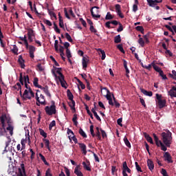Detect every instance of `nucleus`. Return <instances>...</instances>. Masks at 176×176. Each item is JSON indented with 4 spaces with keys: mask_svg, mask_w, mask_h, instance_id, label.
<instances>
[{
    "mask_svg": "<svg viewBox=\"0 0 176 176\" xmlns=\"http://www.w3.org/2000/svg\"><path fill=\"white\" fill-rule=\"evenodd\" d=\"M154 142H155V145L158 147H161L162 151L166 152L167 151V148L170 147V144H172V133L170 131H166V132L162 133V141H160L158 138V136L153 133ZM167 147V148H166Z\"/></svg>",
    "mask_w": 176,
    "mask_h": 176,
    "instance_id": "f257e3e1",
    "label": "nucleus"
},
{
    "mask_svg": "<svg viewBox=\"0 0 176 176\" xmlns=\"http://www.w3.org/2000/svg\"><path fill=\"white\" fill-rule=\"evenodd\" d=\"M58 17L59 19V27L62 29H64V23H63V19L60 13H58Z\"/></svg>",
    "mask_w": 176,
    "mask_h": 176,
    "instance_id": "473e14b6",
    "label": "nucleus"
},
{
    "mask_svg": "<svg viewBox=\"0 0 176 176\" xmlns=\"http://www.w3.org/2000/svg\"><path fill=\"white\" fill-rule=\"evenodd\" d=\"M122 42V38H120V35L118 34L114 36V43H120Z\"/></svg>",
    "mask_w": 176,
    "mask_h": 176,
    "instance_id": "72a5a7b5",
    "label": "nucleus"
},
{
    "mask_svg": "<svg viewBox=\"0 0 176 176\" xmlns=\"http://www.w3.org/2000/svg\"><path fill=\"white\" fill-rule=\"evenodd\" d=\"M28 30V36H34V30L32 28L26 29Z\"/></svg>",
    "mask_w": 176,
    "mask_h": 176,
    "instance_id": "37998d69",
    "label": "nucleus"
},
{
    "mask_svg": "<svg viewBox=\"0 0 176 176\" xmlns=\"http://www.w3.org/2000/svg\"><path fill=\"white\" fill-rule=\"evenodd\" d=\"M100 133H102L101 137L102 138V139H105L107 138V133L104 131H103L102 129H100Z\"/></svg>",
    "mask_w": 176,
    "mask_h": 176,
    "instance_id": "052dcab7",
    "label": "nucleus"
},
{
    "mask_svg": "<svg viewBox=\"0 0 176 176\" xmlns=\"http://www.w3.org/2000/svg\"><path fill=\"white\" fill-rule=\"evenodd\" d=\"M82 166L84 167V169H85L87 171H91L90 168V162L87 160V162H82Z\"/></svg>",
    "mask_w": 176,
    "mask_h": 176,
    "instance_id": "412c9836",
    "label": "nucleus"
},
{
    "mask_svg": "<svg viewBox=\"0 0 176 176\" xmlns=\"http://www.w3.org/2000/svg\"><path fill=\"white\" fill-rule=\"evenodd\" d=\"M148 5L151 8H155L157 6V3H160L161 2L153 1V0H146Z\"/></svg>",
    "mask_w": 176,
    "mask_h": 176,
    "instance_id": "aec40b11",
    "label": "nucleus"
},
{
    "mask_svg": "<svg viewBox=\"0 0 176 176\" xmlns=\"http://www.w3.org/2000/svg\"><path fill=\"white\" fill-rule=\"evenodd\" d=\"M168 95L170 97L176 98V85L175 87H172V89L169 90Z\"/></svg>",
    "mask_w": 176,
    "mask_h": 176,
    "instance_id": "f3484780",
    "label": "nucleus"
},
{
    "mask_svg": "<svg viewBox=\"0 0 176 176\" xmlns=\"http://www.w3.org/2000/svg\"><path fill=\"white\" fill-rule=\"evenodd\" d=\"M11 52L14 53V55L19 54V53H17L19 52V48L16 45H12V50H11Z\"/></svg>",
    "mask_w": 176,
    "mask_h": 176,
    "instance_id": "f704fd0d",
    "label": "nucleus"
},
{
    "mask_svg": "<svg viewBox=\"0 0 176 176\" xmlns=\"http://www.w3.org/2000/svg\"><path fill=\"white\" fill-rule=\"evenodd\" d=\"M76 79H77V82H78V84H79V86H80V88L82 89H85V85L83 84V82L77 78H76Z\"/></svg>",
    "mask_w": 176,
    "mask_h": 176,
    "instance_id": "8fccbe9b",
    "label": "nucleus"
},
{
    "mask_svg": "<svg viewBox=\"0 0 176 176\" xmlns=\"http://www.w3.org/2000/svg\"><path fill=\"white\" fill-rule=\"evenodd\" d=\"M36 100L37 102H36V105L40 106L41 105H47V102H45V99L44 98V96L43 94L39 95L38 94H36Z\"/></svg>",
    "mask_w": 176,
    "mask_h": 176,
    "instance_id": "423d86ee",
    "label": "nucleus"
},
{
    "mask_svg": "<svg viewBox=\"0 0 176 176\" xmlns=\"http://www.w3.org/2000/svg\"><path fill=\"white\" fill-rule=\"evenodd\" d=\"M66 94L67 95V98H69V100H74V95L72 94V93H71L70 89H67L66 91Z\"/></svg>",
    "mask_w": 176,
    "mask_h": 176,
    "instance_id": "c756f323",
    "label": "nucleus"
},
{
    "mask_svg": "<svg viewBox=\"0 0 176 176\" xmlns=\"http://www.w3.org/2000/svg\"><path fill=\"white\" fill-rule=\"evenodd\" d=\"M65 38L67 41L72 43V38H71V36L69 34V33H65Z\"/></svg>",
    "mask_w": 176,
    "mask_h": 176,
    "instance_id": "680f3d73",
    "label": "nucleus"
},
{
    "mask_svg": "<svg viewBox=\"0 0 176 176\" xmlns=\"http://www.w3.org/2000/svg\"><path fill=\"white\" fill-rule=\"evenodd\" d=\"M169 77L175 80H176V72L175 70L172 71V74H169Z\"/></svg>",
    "mask_w": 176,
    "mask_h": 176,
    "instance_id": "c03bdc74",
    "label": "nucleus"
},
{
    "mask_svg": "<svg viewBox=\"0 0 176 176\" xmlns=\"http://www.w3.org/2000/svg\"><path fill=\"white\" fill-rule=\"evenodd\" d=\"M102 91H104L105 92L106 95L104 94L103 96H104V97L106 98V99L107 100H112V98H111L110 90H109L107 87H103V88H102Z\"/></svg>",
    "mask_w": 176,
    "mask_h": 176,
    "instance_id": "9d476101",
    "label": "nucleus"
},
{
    "mask_svg": "<svg viewBox=\"0 0 176 176\" xmlns=\"http://www.w3.org/2000/svg\"><path fill=\"white\" fill-rule=\"evenodd\" d=\"M135 30H137L138 32H144V28H142V26H137L135 27Z\"/></svg>",
    "mask_w": 176,
    "mask_h": 176,
    "instance_id": "338daca9",
    "label": "nucleus"
},
{
    "mask_svg": "<svg viewBox=\"0 0 176 176\" xmlns=\"http://www.w3.org/2000/svg\"><path fill=\"white\" fill-rule=\"evenodd\" d=\"M164 160L165 162H167L168 164H172L173 163V160H172V156L170 155V153L168 152H165L164 153Z\"/></svg>",
    "mask_w": 176,
    "mask_h": 176,
    "instance_id": "1a4fd4ad",
    "label": "nucleus"
},
{
    "mask_svg": "<svg viewBox=\"0 0 176 176\" xmlns=\"http://www.w3.org/2000/svg\"><path fill=\"white\" fill-rule=\"evenodd\" d=\"M19 64L21 65V68L24 69L25 67V65L24 64L25 61L24 59H23L22 55L19 56Z\"/></svg>",
    "mask_w": 176,
    "mask_h": 176,
    "instance_id": "4be33fe9",
    "label": "nucleus"
},
{
    "mask_svg": "<svg viewBox=\"0 0 176 176\" xmlns=\"http://www.w3.org/2000/svg\"><path fill=\"white\" fill-rule=\"evenodd\" d=\"M21 97H22L23 100L25 101L27 100H30L31 97L32 96H30L29 94H28V95H25V96H24V94H23L22 96H21Z\"/></svg>",
    "mask_w": 176,
    "mask_h": 176,
    "instance_id": "3c124183",
    "label": "nucleus"
},
{
    "mask_svg": "<svg viewBox=\"0 0 176 176\" xmlns=\"http://www.w3.org/2000/svg\"><path fill=\"white\" fill-rule=\"evenodd\" d=\"M135 169L138 172L142 173V168L139 166L138 162H135Z\"/></svg>",
    "mask_w": 176,
    "mask_h": 176,
    "instance_id": "6e6d98bb",
    "label": "nucleus"
},
{
    "mask_svg": "<svg viewBox=\"0 0 176 176\" xmlns=\"http://www.w3.org/2000/svg\"><path fill=\"white\" fill-rule=\"evenodd\" d=\"M117 49H118L119 51L122 54H125V51L124 50L123 45L122 44H119L118 45H117Z\"/></svg>",
    "mask_w": 176,
    "mask_h": 176,
    "instance_id": "09e8293b",
    "label": "nucleus"
},
{
    "mask_svg": "<svg viewBox=\"0 0 176 176\" xmlns=\"http://www.w3.org/2000/svg\"><path fill=\"white\" fill-rule=\"evenodd\" d=\"M56 126V121L55 120H52L50 122V124H49V129H50V131L52 129V127Z\"/></svg>",
    "mask_w": 176,
    "mask_h": 176,
    "instance_id": "bf43d9fd",
    "label": "nucleus"
},
{
    "mask_svg": "<svg viewBox=\"0 0 176 176\" xmlns=\"http://www.w3.org/2000/svg\"><path fill=\"white\" fill-rule=\"evenodd\" d=\"M45 113L47 116H52V115L56 114V105H55V101L52 100L51 101V106H47L45 109Z\"/></svg>",
    "mask_w": 176,
    "mask_h": 176,
    "instance_id": "f03ea898",
    "label": "nucleus"
},
{
    "mask_svg": "<svg viewBox=\"0 0 176 176\" xmlns=\"http://www.w3.org/2000/svg\"><path fill=\"white\" fill-rule=\"evenodd\" d=\"M138 43L142 46V47H144L145 46V43H146V41L142 40V38H139V40H138Z\"/></svg>",
    "mask_w": 176,
    "mask_h": 176,
    "instance_id": "ea45409f",
    "label": "nucleus"
},
{
    "mask_svg": "<svg viewBox=\"0 0 176 176\" xmlns=\"http://www.w3.org/2000/svg\"><path fill=\"white\" fill-rule=\"evenodd\" d=\"M36 88L42 89L43 92H44V94H45V95H47V97L52 98V94L49 92V89H48L47 86L36 87Z\"/></svg>",
    "mask_w": 176,
    "mask_h": 176,
    "instance_id": "ddd939ff",
    "label": "nucleus"
},
{
    "mask_svg": "<svg viewBox=\"0 0 176 176\" xmlns=\"http://www.w3.org/2000/svg\"><path fill=\"white\" fill-rule=\"evenodd\" d=\"M96 133H94V125H91L90 126V133L91 135H92V137H97V140L99 141H102V137H101V132L100 131V129H99V127H96Z\"/></svg>",
    "mask_w": 176,
    "mask_h": 176,
    "instance_id": "7ed1b4c3",
    "label": "nucleus"
},
{
    "mask_svg": "<svg viewBox=\"0 0 176 176\" xmlns=\"http://www.w3.org/2000/svg\"><path fill=\"white\" fill-rule=\"evenodd\" d=\"M43 142L45 144V147H47V149L49 150V151H52L50 147V141H49L47 139H43Z\"/></svg>",
    "mask_w": 176,
    "mask_h": 176,
    "instance_id": "7c9ffc66",
    "label": "nucleus"
},
{
    "mask_svg": "<svg viewBox=\"0 0 176 176\" xmlns=\"http://www.w3.org/2000/svg\"><path fill=\"white\" fill-rule=\"evenodd\" d=\"M43 21L44 22L45 24H47V26H50V27L52 26V23L50 21L47 19H44Z\"/></svg>",
    "mask_w": 176,
    "mask_h": 176,
    "instance_id": "0e129e2a",
    "label": "nucleus"
},
{
    "mask_svg": "<svg viewBox=\"0 0 176 176\" xmlns=\"http://www.w3.org/2000/svg\"><path fill=\"white\" fill-rule=\"evenodd\" d=\"M90 32L92 33H97V30L94 28V25L90 26ZM96 35L98 36V34H96Z\"/></svg>",
    "mask_w": 176,
    "mask_h": 176,
    "instance_id": "69168bd1",
    "label": "nucleus"
},
{
    "mask_svg": "<svg viewBox=\"0 0 176 176\" xmlns=\"http://www.w3.org/2000/svg\"><path fill=\"white\" fill-rule=\"evenodd\" d=\"M74 174H76L77 176H83V173L79 170V166H77L76 168H74Z\"/></svg>",
    "mask_w": 176,
    "mask_h": 176,
    "instance_id": "cd10ccee",
    "label": "nucleus"
},
{
    "mask_svg": "<svg viewBox=\"0 0 176 176\" xmlns=\"http://www.w3.org/2000/svg\"><path fill=\"white\" fill-rule=\"evenodd\" d=\"M6 116L0 117V122L1 124V126L0 127V137L3 136L6 133Z\"/></svg>",
    "mask_w": 176,
    "mask_h": 176,
    "instance_id": "20e7f679",
    "label": "nucleus"
},
{
    "mask_svg": "<svg viewBox=\"0 0 176 176\" xmlns=\"http://www.w3.org/2000/svg\"><path fill=\"white\" fill-rule=\"evenodd\" d=\"M7 131H9L10 135L12 136V135L14 134V132H13V131H14V127H13L12 125L8 124V127L6 128V133H7Z\"/></svg>",
    "mask_w": 176,
    "mask_h": 176,
    "instance_id": "a878e982",
    "label": "nucleus"
},
{
    "mask_svg": "<svg viewBox=\"0 0 176 176\" xmlns=\"http://www.w3.org/2000/svg\"><path fill=\"white\" fill-rule=\"evenodd\" d=\"M54 29L56 33L60 34V30L58 29V26L55 23H54Z\"/></svg>",
    "mask_w": 176,
    "mask_h": 176,
    "instance_id": "5fc2aeb1",
    "label": "nucleus"
},
{
    "mask_svg": "<svg viewBox=\"0 0 176 176\" xmlns=\"http://www.w3.org/2000/svg\"><path fill=\"white\" fill-rule=\"evenodd\" d=\"M140 91L142 93V94H144L146 96H150L151 97L153 94L152 93V91H147L146 90H145L144 89H141Z\"/></svg>",
    "mask_w": 176,
    "mask_h": 176,
    "instance_id": "bb28decb",
    "label": "nucleus"
},
{
    "mask_svg": "<svg viewBox=\"0 0 176 176\" xmlns=\"http://www.w3.org/2000/svg\"><path fill=\"white\" fill-rule=\"evenodd\" d=\"M147 166H148V170L151 171L155 169V164H153V162L150 159L147 160Z\"/></svg>",
    "mask_w": 176,
    "mask_h": 176,
    "instance_id": "a211bd4d",
    "label": "nucleus"
},
{
    "mask_svg": "<svg viewBox=\"0 0 176 176\" xmlns=\"http://www.w3.org/2000/svg\"><path fill=\"white\" fill-rule=\"evenodd\" d=\"M22 78H23V83H30L29 76H28V75L24 76H22Z\"/></svg>",
    "mask_w": 176,
    "mask_h": 176,
    "instance_id": "79ce46f5",
    "label": "nucleus"
},
{
    "mask_svg": "<svg viewBox=\"0 0 176 176\" xmlns=\"http://www.w3.org/2000/svg\"><path fill=\"white\" fill-rule=\"evenodd\" d=\"M33 83H34V87H42L41 85H38V78H34Z\"/></svg>",
    "mask_w": 176,
    "mask_h": 176,
    "instance_id": "a19ab883",
    "label": "nucleus"
},
{
    "mask_svg": "<svg viewBox=\"0 0 176 176\" xmlns=\"http://www.w3.org/2000/svg\"><path fill=\"white\" fill-rule=\"evenodd\" d=\"M124 142L125 143V145L127 148H131V144L126 136L124 137Z\"/></svg>",
    "mask_w": 176,
    "mask_h": 176,
    "instance_id": "4c0bfd02",
    "label": "nucleus"
},
{
    "mask_svg": "<svg viewBox=\"0 0 176 176\" xmlns=\"http://www.w3.org/2000/svg\"><path fill=\"white\" fill-rule=\"evenodd\" d=\"M112 19H113V16H112L110 12H107V14H106L105 20H112Z\"/></svg>",
    "mask_w": 176,
    "mask_h": 176,
    "instance_id": "603ef678",
    "label": "nucleus"
},
{
    "mask_svg": "<svg viewBox=\"0 0 176 176\" xmlns=\"http://www.w3.org/2000/svg\"><path fill=\"white\" fill-rule=\"evenodd\" d=\"M72 122H74V126H77L78 124V122L77 121V114L74 115V118H72Z\"/></svg>",
    "mask_w": 176,
    "mask_h": 176,
    "instance_id": "de8ad7c7",
    "label": "nucleus"
},
{
    "mask_svg": "<svg viewBox=\"0 0 176 176\" xmlns=\"http://www.w3.org/2000/svg\"><path fill=\"white\" fill-rule=\"evenodd\" d=\"M99 52H100V54H102V60H105V58L107 57L105 54V52L104 50H102L100 49H98Z\"/></svg>",
    "mask_w": 176,
    "mask_h": 176,
    "instance_id": "4d7b16f0",
    "label": "nucleus"
},
{
    "mask_svg": "<svg viewBox=\"0 0 176 176\" xmlns=\"http://www.w3.org/2000/svg\"><path fill=\"white\" fill-rule=\"evenodd\" d=\"M106 23H109L110 24H112L113 25H119V24H121L120 23H119L118 21H107Z\"/></svg>",
    "mask_w": 176,
    "mask_h": 176,
    "instance_id": "13d9d810",
    "label": "nucleus"
},
{
    "mask_svg": "<svg viewBox=\"0 0 176 176\" xmlns=\"http://www.w3.org/2000/svg\"><path fill=\"white\" fill-rule=\"evenodd\" d=\"M75 104V100H70V102H69V107H70L71 110H72V113H76Z\"/></svg>",
    "mask_w": 176,
    "mask_h": 176,
    "instance_id": "b1692460",
    "label": "nucleus"
},
{
    "mask_svg": "<svg viewBox=\"0 0 176 176\" xmlns=\"http://www.w3.org/2000/svg\"><path fill=\"white\" fill-rule=\"evenodd\" d=\"M99 8L98 6H94L91 8L90 12H91V16H92V18L94 19H100V15L99 14Z\"/></svg>",
    "mask_w": 176,
    "mask_h": 176,
    "instance_id": "0eeeda50",
    "label": "nucleus"
},
{
    "mask_svg": "<svg viewBox=\"0 0 176 176\" xmlns=\"http://www.w3.org/2000/svg\"><path fill=\"white\" fill-rule=\"evenodd\" d=\"M54 70L52 69L51 72L52 73V75H54V78H64V75H63V74L60 72V71H62L61 67H56L55 66H54Z\"/></svg>",
    "mask_w": 176,
    "mask_h": 176,
    "instance_id": "39448f33",
    "label": "nucleus"
},
{
    "mask_svg": "<svg viewBox=\"0 0 176 176\" xmlns=\"http://www.w3.org/2000/svg\"><path fill=\"white\" fill-rule=\"evenodd\" d=\"M87 63H89V58L86 56H82V65L84 70L87 68Z\"/></svg>",
    "mask_w": 176,
    "mask_h": 176,
    "instance_id": "2eb2a0df",
    "label": "nucleus"
},
{
    "mask_svg": "<svg viewBox=\"0 0 176 176\" xmlns=\"http://www.w3.org/2000/svg\"><path fill=\"white\" fill-rule=\"evenodd\" d=\"M113 101H114L113 105L116 107V108L120 107V104H119L118 102H117V100H116L115 96H113Z\"/></svg>",
    "mask_w": 176,
    "mask_h": 176,
    "instance_id": "e2e57ef3",
    "label": "nucleus"
},
{
    "mask_svg": "<svg viewBox=\"0 0 176 176\" xmlns=\"http://www.w3.org/2000/svg\"><path fill=\"white\" fill-rule=\"evenodd\" d=\"M39 131V134L41 135H42L43 137H44V138H47V133L44 132L43 129H38Z\"/></svg>",
    "mask_w": 176,
    "mask_h": 176,
    "instance_id": "49530a36",
    "label": "nucleus"
},
{
    "mask_svg": "<svg viewBox=\"0 0 176 176\" xmlns=\"http://www.w3.org/2000/svg\"><path fill=\"white\" fill-rule=\"evenodd\" d=\"M19 84L24 85L26 89H29L30 87H28V84L23 82V76H22V73L19 74Z\"/></svg>",
    "mask_w": 176,
    "mask_h": 176,
    "instance_id": "2f4dec72",
    "label": "nucleus"
},
{
    "mask_svg": "<svg viewBox=\"0 0 176 176\" xmlns=\"http://www.w3.org/2000/svg\"><path fill=\"white\" fill-rule=\"evenodd\" d=\"M124 63V68H125L126 74H130V70H129V68L127 67V62L126 60H122Z\"/></svg>",
    "mask_w": 176,
    "mask_h": 176,
    "instance_id": "a18cd8bd",
    "label": "nucleus"
},
{
    "mask_svg": "<svg viewBox=\"0 0 176 176\" xmlns=\"http://www.w3.org/2000/svg\"><path fill=\"white\" fill-rule=\"evenodd\" d=\"M45 176H52V170L50 168H47V171H45Z\"/></svg>",
    "mask_w": 176,
    "mask_h": 176,
    "instance_id": "774afa93",
    "label": "nucleus"
},
{
    "mask_svg": "<svg viewBox=\"0 0 176 176\" xmlns=\"http://www.w3.org/2000/svg\"><path fill=\"white\" fill-rule=\"evenodd\" d=\"M56 78L59 80V82H60V86H62L63 88L67 89V86H65V85H67V81L64 80V78Z\"/></svg>",
    "mask_w": 176,
    "mask_h": 176,
    "instance_id": "5701e85b",
    "label": "nucleus"
},
{
    "mask_svg": "<svg viewBox=\"0 0 176 176\" xmlns=\"http://www.w3.org/2000/svg\"><path fill=\"white\" fill-rule=\"evenodd\" d=\"M28 49H29V54L30 56V58H34L35 56L34 55V53L36 51V47L33 45H30V47H28Z\"/></svg>",
    "mask_w": 176,
    "mask_h": 176,
    "instance_id": "4468645a",
    "label": "nucleus"
},
{
    "mask_svg": "<svg viewBox=\"0 0 176 176\" xmlns=\"http://www.w3.org/2000/svg\"><path fill=\"white\" fill-rule=\"evenodd\" d=\"M78 145H79V148L82 152V154H84V155H87V145H85V144L84 143H78Z\"/></svg>",
    "mask_w": 176,
    "mask_h": 176,
    "instance_id": "dca6fc26",
    "label": "nucleus"
},
{
    "mask_svg": "<svg viewBox=\"0 0 176 176\" xmlns=\"http://www.w3.org/2000/svg\"><path fill=\"white\" fill-rule=\"evenodd\" d=\"M13 88L14 89V90H17V91L21 90V84L19 82L16 83V85H14Z\"/></svg>",
    "mask_w": 176,
    "mask_h": 176,
    "instance_id": "864d4df0",
    "label": "nucleus"
},
{
    "mask_svg": "<svg viewBox=\"0 0 176 176\" xmlns=\"http://www.w3.org/2000/svg\"><path fill=\"white\" fill-rule=\"evenodd\" d=\"M17 176H27V175L25 174L24 164H21V168H19V175H17Z\"/></svg>",
    "mask_w": 176,
    "mask_h": 176,
    "instance_id": "9b49d317",
    "label": "nucleus"
},
{
    "mask_svg": "<svg viewBox=\"0 0 176 176\" xmlns=\"http://www.w3.org/2000/svg\"><path fill=\"white\" fill-rule=\"evenodd\" d=\"M116 12H117V14H118V16L120 17V19H124L123 13H122L120 5L116 4Z\"/></svg>",
    "mask_w": 176,
    "mask_h": 176,
    "instance_id": "f8f14e48",
    "label": "nucleus"
},
{
    "mask_svg": "<svg viewBox=\"0 0 176 176\" xmlns=\"http://www.w3.org/2000/svg\"><path fill=\"white\" fill-rule=\"evenodd\" d=\"M39 157H41V160H42L43 163H44V164H45V166H49V163L47 162V160H45V157L43 156V155L42 154H38Z\"/></svg>",
    "mask_w": 176,
    "mask_h": 176,
    "instance_id": "c9c22d12",
    "label": "nucleus"
},
{
    "mask_svg": "<svg viewBox=\"0 0 176 176\" xmlns=\"http://www.w3.org/2000/svg\"><path fill=\"white\" fill-rule=\"evenodd\" d=\"M144 136L146 138V140L147 141V142L150 143L151 144H153V140H152V138H151L150 135H148V133H144Z\"/></svg>",
    "mask_w": 176,
    "mask_h": 176,
    "instance_id": "393cba45",
    "label": "nucleus"
},
{
    "mask_svg": "<svg viewBox=\"0 0 176 176\" xmlns=\"http://www.w3.org/2000/svg\"><path fill=\"white\" fill-rule=\"evenodd\" d=\"M152 66H153V69L155 72H158L159 74H162L164 72H162V69L157 66L155 63H152Z\"/></svg>",
    "mask_w": 176,
    "mask_h": 176,
    "instance_id": "c85d7f7f",
    "label": "nucleus"
},
{
    "mask_svg": "<svg viewBox=\"0 0 176 176\" xmlns=\"http://www.w3.org/2000/svg\"><path fill=\"white\" fill-rule=\"evenodd\" d=\"M79 135H80L83 138H87V133H85V132H84L83 129H82V128L79 129V131H78Z\"/></svg>",
    "mask_w": 176,
    "mask_h": 176,
    "instance_id": "e433bc0d",
    "label": "nucleus"
},
{
    "mask_svg": "<svg viewBox=\"0 0 176 176\" xmlns=\"http://www.w3.org/2000/svg\"><path fill=\"white\" fill-rule=\"evenodd\" d=\"M155 96L157 97V100H158V106L159 108L162 109L166 106V100L162 99V95L156 94Z\"/></svg>",
    "mask_w": 176,
    "mask_h": 176,
    "instance_id": "6e6552de",
    "label": "nucleus"
},
{
    "mask_svg": "<svg viewBox=\"0 0 176 176\" xmlns=\"http://www.w3.org/2000/svg\"><path fill=\"white\" fill-rule=\"evenodd\" d=\"M69 140L74 141V144H80L78 143V140H77V138H76L75 135H72V136H69Z\"/></svg>",
    "mask_w": 176,
    "mask_h": 176,
    "instance_id": "58836bf2",
    "label": "nucleus"
},
{
    "mask_svg": "<svg viewBox=\"0 0 176 176\" xmlns=\"http://www.w3.org/2000/svg\"><path fill=\"white\" fill-rule=\"evenodd\" d=\"M126 172L131 173V169L127 166L126 162H124L122 163V173Z\"/></svg>",
    "mask_w": 176,
    "mask_h": 176,
    "instance_id": "6ab92c4d",
    "label": "nucleus"
}]
</instances>
